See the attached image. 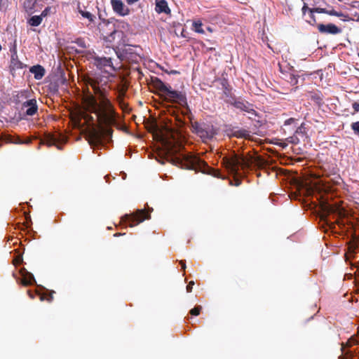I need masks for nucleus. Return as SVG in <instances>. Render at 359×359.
I'll return each mask as SVG.
<instances>
[{"mask_svg": "<svg viewBox=\"0 0 359 359\" xmlns=\"http://www.w3.org/2000/svg\"><path fill=\"white\" fill-rule=\"evenodd\" d=\"M85 83L90 86L97 99L88 88L87 93L83 97V104L86 111L95 114L98 118L101 119L104 124L115 125L116 123L114 105L108 98L109 91L107 86L109 81L107 76L95 73L85 77Z\"/></svg>", "mask_w": 359, "mask_h": 359, "instance_id": "nucleus-1", "label": "nucleus"}, {"mask_svg": "<svg viewBox=\"0 0 359 359\" xmlns=\"http://www.w3.org/2000/svg\"><path fill=\"white\" fill-rule=\"evenodd\" d=\"M144 125L147 131L152 133L156 140L162 142L172 164L187 170H197L205 167L208 168L206 163L196 156L189 153H180V145L177 142L167 140L156 121L147 120Z\"/></svg>", "mask_w": 359, "mask_h": 359, "instance_id": "nucleus-2", "label": "nucleus"}, {"mask_svg": "<svg viewBox=\"0 0 359 359\" xmlns=\"http://www.w3.org/2000/svg\"><path fill=\"white\" fill-rule=\"evenodd\" d=\"M222 163L231 174L236 176L238 175L240 168L245 171L250 168L252 161L250 158L233 154L229 156L224 157Z\"/></svg>", "mask_w": 359, "mask_h": 359, "instance_id": "nucleus-3", "label": "nucleus"}, {"mask_svg": "<svg viewBox=\"0 0 359 359\" xmlns=\"http://www.w3.org/2000/svg\"><path fill=\"white\" fill-rule=\"evenodd\" d=\"M153 208H149L147 210L145 209H138L132 214H126L121 217V222L129 226L133 227L138 224L144 222L146 219L151 218V212Z\"/></svg>", "mask_w": 359, "mask_h": 359, "instance_id": "nucleus-4", "label": "nucleus"}, {"mask_svg": "<svg viewBox=\"0 0 359 359\" xmlns=\"http://www.w3.org/2000/svg\"><path fill=\"white\" fill-rule=\"evenodd\" d=\"M191 128L203 141L211 140L217 134V130L212 124L195 121L191 123Z\"/></svg>", "mask_w": 359, "mask_h": 359, "instance_id": "nucleus-5", "label": "nucleus"}, {"mask_svg": "<svg viewBox=\"0 0 359 359\" xmlns=\"http://www.w3.org/2000/svg\"><path fill=\"white\" fill-rule=\"evenodd\" d=\"M137 46L125 45L116 52L118 57L130 63H137L140 59V55L136 51Z\"/></svg>", "mask_w": 359, "mask_h": 359, "instance_id": "nucleus-6", "label": "nucleus"}, {"mask_svg": "<svg viewBox=\"0 0 359 359\" xmlns=\"http://www.w3.org/2000/svg\"><path fill=\"white\" fill-rule=\"evenodd\" d=\"M315 13H326L327 15H332V16H337L339 18H341L343 20H346V18H348V16L346 14L337 11L334 9L332 10H327L326 8H313L311 10H309V19L306 20L307 23L312 26H317V20L316 18V16L314 15Z\"/></svg>", "mask_w": 359, "mask_h": 359, "instance_id": "nucleus-7", "label": "nucleus"}, {"mask_svg": "<svg viewBox=\"0 0 359 359\" xmlns=\"http://www.w3.org/2000/svg\"><path fill=\"white\" fill-rule=\"evenodd\" d=\"M163 97L167 102L175 103L189 109L186 93L182 91L175 90L170 86Z\"/></svg>", "mask_w": 359, "mask_h": 359, "instance_id": "nucleus-8", "label": "nucleus"}, {"mask_svg": "<svg viewBox=\"0 0 359 359\" xmlns=\"http://www.w3.org/2000/svg\"><path fill=\"white\" fill-rule=\"evenodd\" d=\"M93 60L94 65L100 70L110 73L116 69L111 57L95 56L93 57Z\"/></svg>", "mask_w": 359, "mask_h": 359, "instance_id": "nucleus-9", "label": "nucleus"}, {"mask_svg": "<svg viewBox=\"0 0 359 359\" xmlns=\"http://www.w3.org/2000/svg\"><path fill=\"white\" fill-rule=\"evenodd\" d=\"M111 5L114 13L120 16H126L130 13V9L121 0H111Z\"/></svg>", "mask_w": 359, "mask_h": 359, "instance_id": "nucleus-10", "label": "nucleus"}, {"mask_svg": "<svg viewBox=\"0 0 359 359\" xmlns=\"http://www.w3.org/2000/svg\"><path fill=\"white\" fill-rule=\"evenodd\" d=\"M220 83L222 87L223 97L226 103L232 102L234 100V95L232 93V88L229 86L228 81L226 79H223L220 81Z\"/></svg>", "mask_w": 359, "mask_h": 359, "instance_id": "nucleus-11", "label": "nucleus"}, {"mask_svg": "<svg viewBox=\"0 0 359 359\" xmlns=\"http://www.w3.org/2000/svg\"><path fill=\"white\" fill-rule=\"evenodd\" d=\"M317 28L322 34H337L341 32V29L337 25L330 23L327 25L318 24Z\"/></svg>", "mask_w": 359, "mask_h": 359, "instance_id": "nucleus-12", "label": "nucleus"}, {"mask_svg": "<svg viewBox=\"0 0 359 359\" xmlns=\"http://www.w3.org/2000/svg\"><path fill=\"white\" fill-rule=\"evenodd\" d=\"M229 104L243 111H246L252 114H256L255 110L252 108V105L248 102L236 100V98H234V100Z\"/></svg>", "mask_w": 359, "mask_h": 359, "instance_id": "nucleus-13", "label": "nucleus"}, {"mask_svg": "<svg viewBox=\"0 0 359 359\" xmlns=\"http://www.w3.org/2000/svg\"><path fill=\"white\" fill-rule=\"evenodd\" d=\"M25 108H27L25 112L27 116L34 115L38 111L36 100L35 99H30L23 102L22 104V109Z\"/></svg>", "mask_w": 359, "mask_h": 359, "instance_id": "nucleus-14", "label": "nucleus"}, {"mask_svg": "<svg viewBox=\"0 0 359 359\" xmlns=\"http://www.w3.org/2000/svg\"><path fill=\"white\" fill-rule=\"evenodd\" d=\"M26 65L23 64L17 55H11V60L9 65V71L12 75H14L16 70L25 68Z\"/></svg>", "mask_w": 359, "mask_h": 359, "instance_id": "nucleus-15", "label": "nucleus"}, {"mask_svg": "<svg viewBox=\"0 0 359 359\" xmlns=\"http://www.w3.org/2000/svg\"><path fill=\"white\" fill-rule=\"evenodd\" d=\"M20 272L22 276L21 283L23 285L29 286L36 283L33 274L27 271L25 269H22Z\"/></svg>", "mask_w": 359, "mask_h": 359, "instance_id": "nucleus-16", "label": "nucleus"}, {"mask_svg": "<svg viewBox=\"0 0 359 359\" xmlns=\"http://www.w3.org/2000/svg\"><path fill=\"white\" fill-rule=\"evenodd\" d=\"M152 86L154 88L160 92L161 95L164 97L168 90L170 88V85H166L160 79L156 77L152 79Z\"/></svg>", "mask_w": 359, "mask_h": 359, "instance_id": "nucleus-17", "label": "nucleus"}, {"mask_svg": "<svg viewBox=\"0 0 359 359\" xmlns=\"http://www.w3.org/2000/svg\"><path fill=\"white\" fill-rule=\"evenodd\" d=\"M88 136L89 137L90 144H99L102 140V133L95 128L93 127L88 131Z\"/></svg>", "mask_w": 359, "mask_h": 359, "instance_id": "nucleus-18", "label": "nucleus"}, {"mask_svg": "<svg viewBox=\"0 0 359 359\" xmlns=\"http://www.w3.org/2000/svg\"><path fill=\"white\" fill-rule=\"evenodd\" d=\"M155 11L157 13L170 14L171 12L165 0H156Z\"/></svg>", "mask_w": 359, "mask_h": 359, "instance_id": "nucleus-19", "label": "nucleus"}, {"mask_svg": "<svg viewBox=\"0 0 359 359\" xmlns=\"http://www.w3.org/2000/svg\"><path fill=\"white\" fill-rule=\"evenodd\" d=\"M29 72L34 75V79L36 80L41 79L46 73L45 69L40 65L32 66Z\"/></svg>", "mask_w": 359, "mask_h": 359, "instance_id": "nucleus-20", "label": "nucleus"}, {"mask_svg": "<svg viewBox=\"0 0 359 359\" xmlns=\"http://www.w3.org/2000/svg\"><path fill=\"white\" fill-rule=\"evenodd\" d=\"M57 140L53 135L48 134L43 139L41 140V144H46L48 147L55 145L58 149H60V146L57 144Z\"/></svg>", "mask_w": 359, "mask_h": 359, "instance_id": "nucleus-21", "label": "nucleus"}, {"mask_svg": "<svg viewBox=\"0 0 359 359\" xmlns=\"http://www.w3.org/2000/svg\"><path fill=\"white\" fill-rule=\"evenodd\" d=\"M78 12L83 18L88 20V23L87 24V27H92V24L95 23L96 19L95 15L89 11L82 10L80 7L78 8Z\"/></svg>", "mask_w": 359, "mask_h": 359, "instance_id": "nucleus-22", "label": "nucleus"}, {"mask_svg": "<svg viewBox=\"0 0 359 359\" xmlns=\"http://www.w3.org/2000/svg\"><path fill=\"white\" fill-rule=\"evenodd\" d=\"M36 3V0H25L23 7L25 11L29 14L33 13Z\"/></svg>", "mask_w": 359, "mask_h": 359, "instance_id": "nucleus-23", "label": "nucleus"}, {"mask_svg": "<svg viewBox=\"0 0 359 359\" xmlns=\"http://www.w3.org/2000/svg\"><path fill=\"white\" fill-rule=\"evenodd\" d=\"M41 22L42 17L41 15H34L28 20V23L33 27L39 26Z\"/></svg>", "mask_w": 359, "mask_h": 359, "instance_id": "nucleus-24", "label": "nucleus"}, {"mask_svg": "<svg viewBox=\"0 0 359 359\" xmlns=\"http://www.w3.org/2000/svg\"><path fill=\"white\" fill-rule=\"evenodd\" d=\"M105 126L101 128L102 137L105 136L107 137H111L112 136L113 130L110 128L111 125L104 124Z\"/></svg>", "mask_w": 359, "mask_h": 359, "instance_id": "nucleus-25", "label": "nucleus"}, {"mask_svg": "<svg viewBox=\"0 0 359 359\" xmlns=\"http://www.w3.org/2000/svg\"><path fill=\"white\" fill-rule=\"evenodd\" d=\"M203 24L201 21H196L193 23V29L196 32L204 34L205 31L202 28Z\"/></svg>", "mask_w": 359, "mask_h": 359, "instance_id": "nucleus-26", "label": "nucleus"}, {"mask_svg": "<svg viewBox=\"0 0 359 359\" xmlns=\"http://www.w3.org/2000/svg\"><path fill=\"white\" fill-rule=\"evenodd\" d=\"M311 100L315 102L318 105L321 104L323 102V98L320 93H313L311 95Z\"/></svg>", "mask_w": 359, "mask_h": 359, "instance_id": "nucleus-27", "label": "nucleus"}, {"mask_svg": "<svg viewBox=\"0 0 359 359\" xmlns=\"http://www.w3.org/2000/svg\"><path fill=\"white\" fill-rule=\"evenodd\" d=\"M53 293H55V292L52 291L49 294H40V299L41 301L46 300V301L50 302L53 300Z\"/></svg>", "mask_w": 359, "mask_h": 359, "instance_id": "nucleus-28", "label": "nucleus"}, {"mask_svg": "<svg viewBox=\"0 0 359 359\" xmlns=\"http://www.w3.org/2000/svg\"><path fill=\"white\" fill-rule=\"evenodd\" d=\"M287 81L290 83L291 85L294 86L298 83V76L293 73H290L288 75Z\"/></svg>", "mask_w": 359, "mask_h": 359, "instance_id": "nucleus-29", "label": "nucleus"}, {"mask_svg": "<svg viewBox=\"0 0 359 359\" xmlns=\"http://www.w3.org/2000/svg\"><path fill=\"white\" fill-rule=\"evenodd\" d=\"M10 52H11V55H18L16 40H14L13 43L11 45Z\"/></svg>", "mask_w": 359, "mask_h": 359, "instance_id": "nucleus-30", "label": "nucleus"}, {"mask_svg": "<svg viewBox=\"0 0 359 359\" xmlns=\"http://www.w3.org/2000/svg\"><path fill=\"white\" fill-rule=\"evenodd\" d=\"M351 128L353 130V133L359 137V121L352 123L351 125Z\"/></svg>", "mask_w": 359, "mask_h": 359, "instance_id": "nucleus-31", "label": "nucleus"}, {"mask_svg": "<svg viewBox=\"0 0 359 359\" xmlns=\"http://www.w3.org/2000/svg\"><path fill=\"white\" fill-rule=\"evenodd\" d=\"M201 309H202L201 306H195L194 308H193L192 309H191L189 313L192 316H197L200 314Z\"/></svg>", "mask_w": 359, "mask_h": 359, "instance_id": "nucleus-32", "label": "nucleus"}, {"mask_svg": "<svg viewBox=\"0 0 359 359\" xmlns=\"http://www.w3.org/2000/svg\"><path fill=\"white\" fill-rule=\"evenodd\" d=\"M22 262V256L21 255H18L13 259V264L15 266L20 265Z\"/></svg>", "mask_w": 359, "mask_h": 359, "instance_id": "nucleus-33", "label": "nucleus"}, {"mask_svg": "<svg viewBox=\"0 0 359 359\" xmlns=\"http://www.w3.org/2000/svg\"><path fill=\"white\" fill-rule=\"evenodd\" d=\"M356 248H357V244L355 243H350L348 247V253H350V254L354 253Z\"/></svg>", "mask_w": 359, "mask_h": 359, "instance_id": "nucleus-34", "label": "nucleus"}, {"mask_svg": "<svg viewBox=\"0 0 359 359\" xmlns=\"http://www.w3.org/2000/svg\"><path fill=\"white\" fill-rule=\"evenodd\" d=\"M210 175H213L214 177H218V178H223L222 177L220 172L217 170L211 169V171L209 172Z\"/></svg>", "mask_w": 359, "mask_h": 359, "instance_id": "nucleus-35", "label": "nucleus"}, {"mask_svg": "<svg viewBox=\"0 0 359 359\" xmlns=\"http://www.w3.org/2000/svg\"><path fill=\"white\" fill-rule=\"evenodd\" d=\"M350 6L353 8H357L359 11V1H352L351 4H350ZM356 20L359 21V15H358V18H357Z\"/></svg>", "mask_w": 359, "mask_h": 359, "instance_id": "nucleus-36", "label": "nucleus"}, {"mask_svg": "<svg viewBox=\"0 0 359 359\" xmlns=\"http://www.w3.org/2000/svg\"><path fill=\"white\" fill-rule=\"evenodd\" d=\"M246 135H249L248 134V131L245 130H241L236 132L237 137H245Z\"/></svg>", "mask_w": 359, "mask_h": 359, "instance_id": "nucleus-37", "label": "nucleus"}, {"mask_svg": "<svg viewBox=\"0 0 359 359\" xmlns=\"http://www.w3.org/2000/svg\"><path fill=\"white\" fill-rule=\"evenodd\" d=\"M356 8H353L351 6H350V8H349V11L351 13V15H353L354 17H357V18H358V15H359V11H355Z\"/></svg>", "mask_w": 359, "mask_h": 359, "instance_id": "nucleus-38", "label": "nucleus"}, {"mask_svg": "<svg viewBox=\"0 0 359 359\" xmlns=\"http://www.w3.org/2000/svg\"><path fill=\"white\" fill-rule=\"evenodd\" d=\"M11 142L15 144H22V140L19 136L14 137Z\"/></svg>", "mask_w": 359, "mask_h": 359, "instance_id": "nucleus-39", "label": "nucleus"}, {"mask_svg": "<svg viewBox=\"0 0 359 359\" xmlns=\"http://www.w3.org/2000/svg\"><path fill=\"white\" fill-rule=\"evenodd\" d=\"M289 142L297 144L299 143V139L297 137H290L288 138Z\"/></svg>", "mask_w": 359, "mask_h": 359, "instance_id": "nucleus-40", "label": "nucleus"}, {"mask_svg": "<svg viewBox=\"0 0 359 359\" xmlns=\"http://www.w3.org/2000/svg\"><path fill=\"white\" fill-rule=\"evenodd\" d=\"M124 95V92H122V93H120L117 99H118V103L120 104V106L122 107L123 104V97Z\"/></svg>", "mask_w": 359, "mask_h": 359, "instance_id": "nucleus-41", "label": "nucleus"}, {"mask_svg": "<svg viewBox=\"0 0 359 359\" xmlns=\"http://www.w3.org/2000/svg\"><path fill=\"white\" fill-rule=\"evenodd\" d=\"M311 9L312 8L308 7L306 4H304L303 7H302V14L303 15H306V12L309 13V10H311Z\"/></svg>", "mask_w": 359, "mask_h": 359, "instance_id": "nucleus-42", "label": "nucleus"}, {"mask_svg": "<svg viewBox=\"0 0 359 359\" xmlns=\"http://www.w3.org/2000/svg\"><path fill=\"white\" fill-rule=\"evenodd\" d=\"M194 285V282L193 280L190 281L187 285V292H191L192 291L193 285Z\"/></svg>", "mask_w": 359, "mask_h": 359, "instance_id": "nucleus-43", "label": "nucleus"}, {"mask_svg": "<svg viewBox=\"0 0 359 359\" xmlns=\"http://www.w3.org/2000/svg\"><path fill=\"white\" fill-rule=\"evenodd\" d=\"M352 108L353 109L355 112L359 111V103L357 102H355L352 104Z\"/></svg>", "mask_w": 359, "mask_h": 359, "instance_id": "nucleus-44", "label": "nucleus"}, {"mask_svg": "<svg viewBox=\"0 0 359 359\" xmlns=\"http://www.w3.org/2000/svg\"><path fill=\"white\" fill-rule=\"evenodd\" d=\"M50 10V7H47V8H46L42 11V13H41V16L42 18H43V17H46V16L48 15V13H49Z\"/></svg>", "mask_w": 359, "mask_h": 359, "instance_id": "nucleus-45", "label": "nucleus"}, {"mask_svg": "<svg viewBox=\"0 0 359 359\" xmlns=\"http://www.w3.org/2000/svg\"><path fill=\"white\" fill-rule=\"evenodd\" d=\"M162 70H163L165 72L170 74H180V72L177 70H172L170 72H168V70H165L163 68H161Z\"/></svg>", "mask_w": 359, "mask_h": 359, "instance_id": "nucleus-46", "label": "nucleus"}, {"mask_svg": "<svg viewBox=\"0 0 359 359\" xmlns=\"http://www.w3.org/2000/svg\"><path fill=\"white\" fill-rule=\"evenodd\" d=\"M325 210L327 212V213H330V212H332L334 211V208L332 207H331L330 205H326L325 207Z\"/></svg>", "mask_w": 359, "mask_h": 359, "instance_id": "nucleus-47", "label": "nucleus"}, {"mask_svg": "<svg viewBox=\"0 0 359 359\" xmlns=\"http://www.w3.org/2000/svg\"><path fill=\"white\" fill-rule=\"evenodd\" d=\"M32 142V140L30 138H27L25 140H22V144H29Z\"/></svg>", "mask_w": 359, "mask_h": 359, "instance_id": "nucleus-48", "label": "nucleus"}, {"mask_svg": "<svg viewBox=\"0 0 359 359\" xmlns=\"http://www.w3.org/2000/svg\"><path fill=\"white\" fill-rule=\"evenodd\" d=\"M180 264H181L182 269V270H185V269H186V264H185L184 261L181 260V261L180 262Z\"/></svg>", "mask_w": 359, "mask_h": 359, "instance_id": "nucleus-49", "label": "nucleus"}, {"mask_svg": "<svg viewBox=\"0 0 359 359\" xmlns=\"http://www.w3.org/2000/svg\"><path fill=\"white\" fill-rule=\"evenodd\" d=\"M27 293H28V294H29V297L31 299H34V295L32 293V292L30 290H28Z\"/></svg>", "mask_w": 359, "mask_h": 359, "instance_id": "nucleus-50", "label": "nucleus"}, {"mask_svg": "<svg viewBox=\"0 0 359 359\" xmlns=\"http://www.w3.org/2000/svg\"><path fill=\"white\" fill-rule=\"evenodd\" d=\"M78 44L81 47H85V43L83 41L81 40L79 42H78Z\"/></svg>", "mask_w": 359, "mask_h": 359, "instance_id": "nucleus-51", "label": "nucleus"}, {"mask_svg": "<svg viewBox=\"0 0 359 359\" xmlns=\"http://www.w3.org/2000/svg\"><path fill=\"white\" fill-rule=\"evenodd\" d=\"M235 180H236L235 185L237 186V187L239 186L241 184V180H238V179H236Z\"/></svg>", "mask_w": 359, "mask_h": 359, "instance_id": "nucleus-52", "label": "nucleus"}, {"mask_svg": "<svg viewBox=\"0 0 359 359\" xmlns=\"http://www.w3.org/2000/svg\"><path fill=\"white\" fill-rule=\"evenodd\" d=\"M116 33V31L114 29L113 30L111 34H109V37H112L113 38V36Z\"/></svg>", "mask_w": 359, "mask_h": 359, "instance_id": "nucleus-53", "label": "nucleus"}, {"mask_svg": "<svg viewBox=\"0 0 359 359\" xmlns=\"http://www.w3.org/2000/svg\"><path fill=\"white\" fill-rule=\"evenodd\" d=\"M291 121H293V118L287 119V121H285V124H290Z\"/></svg>", "mask_w": 359, "mask_h": 359, "instance_id": "nucleus-54", "label": "nucleus"}, {"mask_svg": "<svg viewBox=\"0 0 359 359\" xmlns=\"http://www.w3.org/2000/svg\"><path fill=\"white\" fill-rule=\"evenodd\" d=\"M300 132H302V127H299V128L297 129V130H296V133H300Z\"/></svg>", "mask_w": 359, "mask_h": 359, "instance_id": "nucleus-55", "label": "nucleus"}, {"mask_svg": "<svg viewBox=\"0 0 359 359\" xmlns=\"http://www.w3.org/2000/svg\"><path fill=\"white\" fill-rule=\"evenodd\" d=\"M338 359H348L347 358L344 357V356H339Z\"/></svg>", "mask_w": 359, "mask_h": 359, "instance_id": "nucleus-56", "label": "nucleus"}, {"mask_svg": "<svg viewBox=\"0 0 359 359\" xmlns=\"http://www.w3.org/2000/svg\"><path fill=\"white\" fill-rule=\"evenodd\" d=\"M347 15V16H348V15ZM351 19H352V20H354V18H351L348 17V18H346V21H347V20H351Z\"/></svg>", "mask_w": 359, "mask_h": 359, "instance_id": "nucleus-57", "label": "nucleus"}, {"mask_svg": "<svg viewBox=\"0 0 359 359\" xmlns=\"http://www.w3.org/2000/svg\"><path fill=\"white\" fill-rule=\"evenodd\" d=\"M357 291L359 293V283H358V285L357 286Z\"/></svg>", "mask_w": 359, "mask_h": 359, "instance_id": "nucleus-58", "label": "nucleus"}, {"mask_svg": "<svg viewBox=\"0 0 359 359\" xmlns=\"http://www.w3.org/2000/svg\"><path fill=\"white\" fill-rule=\"evenodd\" d=\"M120 235H121V233H115L114 234L115 236H120Z\"/></svg>", "mask_w": 359, "mask_h": 359, "instance_id": "nucleus-59", "label": "nucleus"}, {"mask_svg": "<svg viewBox=\"0 0 359 359\" xmlns=\"http://www.w3.org/2000/svg\"><path fill=\"white\" fill-rule=\"evenodd\" d=\"M358 57H359V53H358Z\"/></svg>", "mask_w": 359, "mask_h": 359, "instance_id": "nucleus-60", "label": "nucleus"}]
</instances>
